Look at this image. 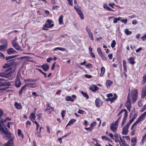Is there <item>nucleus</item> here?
<instances>
[{"instance_id": "a211bd4d", "label": "nucleus", "mask_w": 146, "mask_h": 146, "mask_svg": "<svg viewBox=\"0 0 146 146\" xmlns=\"http://www.w3.org/2000/svg\"><path fill=\"white\" fill-rule=\"evenodd\" d=\"M11 120V118L9 117H6L5 119H2L1 117V124L2 123L4 125L5 124V123L6 122V120L10 121Z\"/></svg>"}, {"instance_id": "a18cd8bd", "label": "nucleus", "mask_w": 146, "mask_h": 146, "mask_svg": "<svg viewBox=\"0 0 146 146\" xmlns=\"http://www.w3.org/2000/svg\"><path fill=\"white\" fill-rule=\"evenodd\" d=\"M96 125V121H93L90 123V126L92 128H93V127L95 126Z\"/></svg>"}, {"instance_id": "bf43d9fd", "label": "nucleus", "mask_w": 146, "mask_h": 146, "mask_svg": "<svg viewBox=\"0 0 146 146\" xmlns=\"http://www.w3.org/2000/svg\"><path fill=\"white\" fill-rule=\"evenodd\" d=\"M85 66L86 68L88 67L89 68H90L92 67V65L91 64L89 63L86 65Z\"/></svg>"}, {"instance_id": "72a5a7b5", "label": "nucleus", "mask_w": 146, "mask_h": 146, "mask_svg": "<svg viewBox=\"0 0 146 146\" xmlns=\"http://www.w3.org/2000/svg\"><path fill=\"white\" fill-rule=\"evenodd\" d=\"M121 19H122V18L121 17H119L118 18H114L113 23H117L118 21H120Z\"/></svg>"}, {"instance_id": "49530a36", "label": "nucleus", "mask_w": 146, "mask_h": 146, "mask_svg": "<svg viewBox=\"0 0 146 146\" xmlns=\"http://www.w3.org/2000/svg\"><path fill=\"white\" fill-rule=\"evenodd\" d=\"M131 143H136L137 138L135 137H133L131 139Z\"/></svg>"}, {"instance_id": "f257e3e1", "label": "nucleus", "mask_w": 146, "mask_h": 146, "mask_svg": "<svg viewBox=\"0 0 146 146\" xmlns=\"http://www.w3.org/2000/svg\"><path fill=\"white\" fill-rule=\"evenodd\" d=\"M138 92L137 89H133L128 95L127 98L131 99L133 103H134L137 100V96Z\"/></svg>"}, {"instance_id": "864d4df0", "label": "nucleus", "mask_w": 146, "mask_h": 146, "mask_svg": "<svg viewBox=\"0 0 146 146\" xmlns=\"http://www.w3.org/2000/svg\"><path fill=\"white\" fill-rule=\"evenodd\" d=\"M89 36L90 39L92 40H94V38L93 36V35L92 33L88 34Z\"/></svg>"}, {"instance_id": "13d9d810", "label": "nucleus", "mask_w": 146, "mask_h": 146, "mask_svg": "<svg viewBox=\"0 0 146 146\" xmlns=\"http://www.w3.org/2000/svg\"><path fill=\"white\" fill-rule=\"evenodd\" d=\"M120 20L121 22L125 24L126 23L127 21V19H121Z\"/></svg>"}, {"instance_id": "5fc2aeb1", "label": "nucleus", "mask_w": 146, "mask_h": 146, "mask_svg": "<svg viewBox=\"0 0 146 146\" xmlns=\"http://www.w3.org/2000/svg\"><path fill=\"white\" fill-rule=\"evenodd\" d=\"M85 129L88 131H91L93 129V128H92L90 126L89 127H85Z\"/></svg>"}, {"instance_id": "ddd939ff", "label": "nucleus", "mask_w": 146, "mask_h": 146, "mask_svg": "<svg viewBox=\"0 0 146 146\" xmlns=\"http://www.w3.org/2000/svg\"><path fill=\"white\" fill-rule=\"evenodd\" d=\"M21 83L20 81V78L17 77L15 81V86L16 87L19 88L21 85Z\"/></svg>"}, {"instance_id": "1a4fd4ad", "label": "nucleus", "mask_w": 146, "mask_h": 146, "mask_svg": "<svg viewBox=\"0 0 146 146\" xmlns=\"http://www.w3.org/2000/svg\"><path fill=\"white\" fill-rule=\"evenodd\" d=\"M12 44L13 46L17 50H21V48L20 47L19 45L16 42L15 40H13L12 41Z\"/></svg>"}, {"instance_id": "f8f14e48", "label": "nucleus", "mask_w": 146, "mask_h": 146, "mask_svg": "<svg viewBox=\"0 0 146 146\" xmlns=\"http://www.w3.org/2000/svg\"><path fill=\"white\" fill-rule=\"evenodd\" d=\"M41 68L44 71H46L49 68V66L47 63H45L41 66Z\"/></svg>"}, {"instance_id": "603ef678", "label": "nucleus", "mask_w": 146, "mask_h": 146, "mask_svg": "<svg viewBox=\"0 0 146 146\" xmlns=\"http://www.w3.org/2000/svg\"><path fill=\"white\" fill-rule=\"evenodd\" d=\"M142 83L144 84L146 83V75H144L143 76Z\"/></svg>"}, {"instance_id": "ea45409f", "label": "nucleus", "mask_w": 146, "mask_h": 146, "mask_svg": "<svg viewBox=\"0 0 146 146\" xmlns=\"http://www.w3.org/2000/svg\"><path fill=\"white\" fill-rule=\"evenodd\" d=\"M124 32L127 35H130L132 33V32L131 31H129L128 29H125Z\"/></svg>"}, {"instance_id": "680f3d73", "label": "nucleus", "mask_w": 146, "mask_h": 146, "mask_svg": "<svg viewBox=\"0 0 146 146\" xmlns=\"http://www.w3.org/2000/svg\"><path fill=\"white\" fill-rule=\"evenodd\" d=\"M33 123H35L36 124V130H37L38 127L40 126V125L36 121H35V122Z\"/></svg>"}, {"instance_id": "412c9836", "label": "nucleus", "mask_w": 146, "mask_h": 146, "mask_svg": "<svg viewBox=\"0 0 146 146\" xmlns=\"http://www.w3.org/2000/svg\"><path fill=\"white\" fill-rule=\"evenodd\" d=\"M113 139L114 140L115 142L119 143H120V141L117 133H115L114 134Z\"/></svg>"}, {"instance_id": "58836bf2", "label": "nucleus", "mask_w": 146, "mask_h": 146, "mask_svg": "<svg viewBox=\"0 0 146 146\" xmlns=\"http://www.w3.org/2000/svg\"><path fill=\"white\" fill-rule=\"evenodd\" d=\"M103 7L105 9H107V10L109 11H113V10L108 7L106 4L104 5L103 6Z\"/></svg>"}, {"instance_id": "3c124183", "label": "nucleus", "mask_w": 146, "mask_h": 146, "mask_svg": "<svg viewBox=\"0 0 146 146\" xmlns=\"http://www.w3.org/2000/svg\"><path fill=\"white\" fill-rule=\"evenodd\" d=\"M34 84L33 83H30V84H28L26 85H26V87H32L33 88V86L34 85Z\"/></svg>"}, {"instance_id": "052dcab7", "label": "nucleus", "mask_w": 146, "mask_h": 146, "mask_svg": "<svg viewBox=\"0 0 146 146\" xmlns=\"http://www.w3.org/2000/svg\"><path fill=\"white\" fill-rule=\"evenodd\" d=\"M59 6L57 5H55L53 7L52 9V10H55V9H57L59 8Z\"/></svg>"}, {"instance_id": "423d86ee", "label": "nucleus", "mask_w": 146, "mask_h": 146, "mask_svg": "<svg viewBox=\"0 0 146 146\" xmlns=\"http://www.w3.org/2000/svg\"><path fill=\"white\" fill-rule=\"evenodd\" d=\"M2 132L4 139H7L11 137V134L9 131L3 130H2Z\"/></svg>"}, {"instance_id": "8fccbe9b", "label": "nucleus", "mask_w": 146, "mask_h": 146, "mask_svg": "<svg viewBox=\"0 0 146 146\" xmlns=\"http://www.w3.org/2000/svg\"><path fill=\"white\" fill-rule=\"evenodd\" d=\"M26 87V85H25L23 87L21 88V89L19 92V94H22L23 90Z\"/></svg>"}, {"instance_id": "4d7b16f0", "label": "nucleus", "mask_w": 146, "mask_h": 146, "mask_svg": "<svg viewBox=\"0 0 146 146\" xmlns=\"http://www.w3.org/2000/svg\"><path fill=\"white\" fill-rule=\"evenodd\" d=\"M146 109V104L143 106L141 109V110L140 111L141 112H143Z\"/></svg>"}, {"instance_id": "de8ad7c7", "label": "nucleus", "mask_w": 146, "mask_h": 146, "mask_svg": "<svg viewBox=\"0 0 146 146\" xmlns=\"http://www.w3.org/2000/svg\"><path fill=\"white\" fill-rule=\"evenodd\" d=\"M37 116L38 117V119L39 120H40L42 118V114L41 113L38 114L37 115Z\"/></svg>"}, {"instance_id": "79ce46f5", "label": "nucleus", "mask_w": 146, "mask_h": 146, "mask_svg": "<svg viewBox=\"0 0 146 146\" xmlns=\"http://www.w3.org/2000/svg\"><path fill=\"white\" fill-rule=\"evenodd\" d=\"M127 115H125V116H124V118L123 120V121H122V123H121L122 125H123L126 122V119L127 118Z\"/></svg>"}, {"instance_id": "6ab92c4d", "label": "nucleus", "mask_w": 146, "mask_h": 146, "mask_svg": "<svg viewBox=\"0 0 146 146\" xmlns=\"http://www.w3.org/2000/svg\"><path fill=\"white\" fill-rule=\"evenodd\" d=\"M123 113L124 115V116L125 115H127V110L125 109H123L121 110L119 112L118 116L121 113Z\"/></svg>"}, {"instance_id": "2eb2a0df", "label": "nucleus", "mask_w": 146, "mask_h": 146, "mask_svg": "<svg viewBox=\"0 0 146 146\" xmlns=\"http://www.w3.org/2000/svg\"><path fill=\"white\" fill-rule=\"evenodd\" d=\"M7 53L9 54H14L16 53V52L13 48H10L7 50Z\"/></svg>"}, {"instance_id": "c9c22d12", "label": "nucleus", "mask_w": 146, "mask_h": 146, "mask_svg": "<svg viewBox=\"0 0 146 146\" xmlns=\"http://www.w3.org/2000/svg\"><path fill=\"white\" fill-rule=\"evenodd\" d=\"M78 14L80 15V17L82 19H84V17L82 12L80 10L77 12Z\"/></svg>"}, {"instance_id": "774afa93", "label": "nucleus", "mask_w": 146, "mask_h": 146, "mask_svg": "<svg viewBox=\"0 0 146 146\" xmlns=\"http://www.w3.org/2000/svg\"><path fill=\"white\" fill-rule=\"evenodd\" d=\"M109 136L111 138V139H114V136L111 133H110L109 134Z\"/></svg>"}, {"instance_id": "09e8293b", "label": "nucleus", "mask_w": 146, "mask_h": 146, "mask_svg": "<svg viewBox=\"0 0 146 146\" xmlns=\"http://www.w3.org/2000/svg\"><path fill=\"white\" fill-rule=\"evenodd\" d=\"M65 113H66V111L64 110L62 111L61 112V115L63 118L64 117Z\"/></svg>"}, {"instance_id": "20e7f679", "label": "nucleus", "mask_w": 146, "mask_h": 146, "mask_svg": "<svg viewBox=\"0 0 146 146\" xmlns=\"http://www.w3.org/2000/svg\"><path fill=\"white\" fill-rule=\"evenodd\" d=\"M1 51H5L8 46V42L5 39H2L1 41Z\"/></svg>"}, {"instance_id": "e433bc0d", "label": "nucleus", "mask_w": 146, "mask_h": 146, "mask_svg": "<svg viewBox=\"0 0 146 146\" xmlns=\"http://www.w3.org/2000/svg\"><path fill=\"white\" fill-rule=\"evenodd\" d=\"M146 141V133L144 135L142 139L141 140V144H143L144 143V141Z\"/></svg>"}, {"instance_id": "69168bd1", "label": "nucleus", "mask_w": 146, "mask_h": 146, "mask_svg": "<svg viewBox=\"0 0 146 146\" xmlns=\"http://www.w3.org/2000/svg\"><path fill=\"white\" fill-rule=\"evenodd\" d=\"M9 64H5L3 66V68H6L7 67H9Z\"/></svg>"}, {"instance_id": "338daca9", "label": "nucleus", "mask_w": 146, "mask_h": 146, "mask_svg": "<svg viewBox=\"0 0 146 146\" xmlns=\"http://www.w3.org/2000/svg\"><path fill=\"white\" fill-rule=\"evenodd\" d=\"M68 1V2L69 4L71 5L72 6L73 3H72V1L73 0H67Z\"/></svg>"}, {"instance_id": "9d476101", "label": "nucleus", "mask_w": 146, "mask_h": 146, "mask_svg": "<svg viewBox=\"0 0 146 146\" xmlns=\"http://www.w3.org/2000/svg\"><path fill=\"white\" fill-rule=\"evenodd\" d=\"M95 104L97 107H100L102 106L103 102L100 99L99 97L97 98L95 101Z\"/></svg>"}, {"instance_id": "f03ea898", "label": "nucleus", "mask_w": 146, "mask_h": 146, "mask_svg": "<svg viewBox=\"0 0 146 146\" xmlns=\"http://www.w3.org/2000/svg\"><path fill=\"white\" fill-rule=\"evenodd\" d=\"M45 22V24L42 28V29L44 30H47L48 28H51L54 25V24L52 23L53 21L49 19H48Z\"/></svg>"}, {"instance_id": "c03bdc74", "label": "nucleus", "mask_w": 146, "mask_h": 146, "mask_svg": "<svg viewBox=\"0 0 146 146\" xmlns=\"http://www.w3.org/2000/svg\"><path fill=\"white\" fill-rule=\"evenodd\" d=\"M97 51L98 54L100 56L102 55V54H103L100 48H98L97 49Z\"/></svg>"}, {"instance_id": "bb28decb", "label": "nucleus", "mask_w": 146, "mask_h": 146, "mask_svg": "<svg viewBox=\"0 0 146 146\" xmlns=\"http://www.w3.org/2000/svg\"><path fill=\"white\" fill-rule=\"evenodd\" d=\"M65 99L67 101H71L72 102H73L74 101V99L72 98L71 96H66Z\"/></svg>"}, {"instance_id": "393cba45", "label": "nucleus", "mask_w": 146, "mask_h": 146, "mask_svg": "<svg viewBox=\"0 0 146 146\" xmlns=\"http://www.w3.org/2000/svg\"><path fill=\"white\" fill-rule=\"evenodd\" d=\"M101 138L103 140H106L108 142H112V141L110 138L106 136H103L101 137Z\"/></svg>"}, {"instance_id": "c85d7f7f", "label": "nucleus", "mask_w": 146, "mask_h": 146, "mask_svg": "<svg viewBox=\"0 0 146 146\" xmlns=\"http://www.w3.org/2000/svg\"><path fill=\"white\" fill-rule=\"evenodd\" d=\"M54 108L52 107H49V108H47L45 110V111H48V114L50 113L53 110Z\"/></svg>"}, {"instance_id": "0eeeda50", "label": "nucleus", "mask_w": 146, "mask_h": 146, "mask_svg": "<svg viewBox=\"0 0 146 146\" xmlns=\"http://www.w3.org/2000/svg\"><path fill=\"white\" fill-rule=\"evenodd\" d=\"M146 116V111L141 115L139 117L137 120L136 121V123H138L140 122L143 120Z\"/></svg>"}, {"instance_id": "9b49d317", "label": "nucleus", "mask_w": 146, "mask_h": 146, "mask_svg": "<svg viewBox=\"0 0 146 146\" xmlns=\"http://www.w3.org/2000/svg\"><path fill=\"white\" fill-rule=\"evenodd\" d=\"M129 126L126 125L123 128L122 134L123 135H126L128 132V128Z\"/></svg>"}, {"instance_id": "f704fd0d", "label": "nucleus", "mask_w": 146, "mask_h": 146, "mask_svg": "<svg viewBox=\"0 0 146 146\" xmlns=\"http://www.w3.org/2000/svg\"><path fill=\"white\" fill-rule=\"evenodd\" d=\"M112 83V82L110 80H108L107 81L106 83V86L107 87H110V85H111Z\"/></svg>"}, {"instance_id": "473e14b6", "label": "nucleus", "mask_w": 146, "mask_h": 146, "mask_svg": "<svg viewBox=\"0 0 146 146\" xmlns=\"http://www.w3.org/2000/svg\"><path fill=\"white\" fill-rule=\"evenodd\" d=\"M60 50L61 51H65V48H61V47H56L54 48L53 50V51H54L56 50Z\"/></svg>"}, {"instance_id": "dca6fc26", "label": "nucleus", "mask_w": 146, "mask_h": 146, "mask_svg": "<svg viewBox=\"0 0 146 146\" xmlns=\"http://www.w3.org/2000/svg\"><path fill=\"white\" fill-rule=\"evenodd\" d=\"M146 95V86H145L143 88L141 94V96L142 98H143L145 97Z\"/></svg>"}, {"instance_id": "c756f323", "label": "nucleus", "mask_w": 146, "mask_h": 146, "mask_svg": "<svg viewBox=\"0 0 146 146\" xmlns=\"http://www.w3.org/2000/svg\"><path fill=\"white\" fill-rule=\"evenodd\" d=\"M18 136L19 137H21L22 138H23V135L22 133L21 130L19 129L18 130V133H17Z\"/></svg>"}, {"instance_id": "0e129e2a", "label": "nucleus", "mask_w": 146, "mask_h": 146, "mask_svg": "<svg viewBox=\"0 0 146 146\" xmlns=\"http://www.w3.org/2000/svg\"><path fill=\"white\" fill-rule=\"evenodd\" d=\"M77 112L79 114H83L84 112V111L82 110H79L77 111Z\"/></svg>"}, {"instance_id": "f3484780", "label": "nucleus", "mask_w": 146, "mask_h": 146, "mask_svg": "<svg viewBox=\"0 0 146 146\" xmlns=\"http://www.w3.org/2000/svg\"><path fill=\"white\" fill-rule=\"evenodd\" d=\"M13 138H11L7 142V143L4 144V146H11V144L13 143Z\"/></svg>"}, {"instance_id": "4be33fe9", "label": "nucleus", "mask_w": 146, "mask_h": 146, "mask_svg": "<svg viewBox=\"0 0 146 146\" xmlns=\"http://www.w3.org/2000/svg\"><path fill=\"white\" fill-rule=\"evenodd\" d=\"M128 62L130 64L133 65L135 63L134 59L132 57L129 58L128 60Z\"/></svg>"}, {"instance_id": "cd10ccee", "label": "nucleus", "mask_w": 146, "mask_h": 146, "mask_svg": "<svg viewBox=\"0 0 146 146\" xmlns=\"http://www.w3.org/2000/svg\"><path fill=\"white\" fill-rule=\"evenodd\" d=\"M105 68L104 67H102L101 68V72L100 74V76L101 77H102L105 72Z\"/></svg>"}, {"instance_id": "e2e57ef3", "label": "nucleus", "mask_w": 146, "mask_h": 146, "mask_svg": "<svg viewBox=\"0 0 146 146\" xmlns=\"http://www.w3.org/2000/svg\"><path fill=\"white\" fill-rule=\"evenodd\" d=\"M86 30L88 34L92 33L91 32L90 29L88 28L87 27H86Z\"/></svg>"}, {"instance_id": "4c0bfd02", "label": "nucleus", "mask_w": 146, "mask_h": 146, "mask_svg": "<svg viewBox=\"0 0 146 146\" xmlns=\"http://www.w3.org/2000/svg\"><path fill=\"white\" fill-rule=\"evenodd\" d=\"M81 93L84 97L86 98L87 99L89 98V97L86 93L85 92L83 91L81 92Z\"/></svg>"}, {"instance_id": "7ed1b4c3", "label": "nucleus", "mask_w": 146, "mask_h": 146, "mask_svg": "<svg viewBox=\"0 0 146 146\" xmlns=\"http://www.w3.org/2000/svg\"><path fill=\"white\" fill-rule=\"evenodd\" d=\"M120 118L121 117H119L117 120L115 122H113L111 124L110 126V129L112 131L115 132L117 130Z\"/></svg>"}, {"instance_id": "7c9ffc66", "label": "nucleus", "mask_w": 146, "mask_h": 146, "mask_svg": "<svg viewBox=\"0 0 146 146\" xmlns=\"http://www.w3.org/2000/svg\"><path fill=\"white\" fill-rule=\"evenodd\" d=\"M123 68L124 69V70L126 72L127 71V66L126 64V62L125 60H123Z\"/></svg>"}, {"instance_id": "2f4dec72", "label": "nucleus", "mask_w": 146, "mask_h": 146, "mask_svg": "<svg viewBox=\"0 0 146 146\" xmlns=\"http://www.w3.org/2000/svg\"><path fill=\"white\" fill-rule=\"evenodd\" d=\"M76 121V120L74 119H71L67 124L66 126H69L72 124Z\"/></svg>"}, {"instance_id": "6e6d98bb", "label": "nucleus", "mask_w": 146, "mask_h": 146, "mask_svg": "<svg viewBox=\"0 0 146 146\" xmlns=\"http://www.w3.org/2000/svg\"><path fill=\"white\" fill-rule=\"evenodd\" d=\"M134 121V119H132L130 120L129 121V122L127 123V125H128L129 126L130 125H131V123L133 121Z\"/></svg>"}, {"instance_id": "b1692460", "label": "nucleus", "mask_w": 146, "mask_h": 146, "mask_svg": "<svg viewBox=\"0 0 146 146\" xmlns=\"http://www.w3.org/2000/svg\"><path fill=\"white\" fill-rule=\"evenodd\" d=\"M117 97V95L115 94H114L113 96L110 98V101L111 102H113L115 100Z\"/></svg>"}, {"instance_id": "aec40b11", "label": "nucleus", "mask_w": 146, "mask_h": 146, "mask_svg": "<svg viewBox=\"0 0 146 146\" xmlns=\"http://www.w3.org/2000/svg\"><path fill=\"white\" fill-rule=\"evenodd\" d=\"M14 105L16 108L17 109L20 110L22 108L21 104L20 103H18L16 102L15 103Z\"/></svg>"}, {"instance_id": "5701e85b", "label": "nucleus", "mask_w": 146, "mask_h": 146, "mask_svg": "<svg viewBox=\"0 0 146 146\" xmlns=\"http://www.w3.org/2000/svg\"><path fill=\"white\" fill-rule=\"evenodd\" d=\"M98 88L96 85L92 86L90 88V89L92 91H96L98 90Z\"/></svg>"}, {"instance_id": "a19ab883", "label": "nucleus", "mask_w": 146, "mask_h": 146, "mask_svg": "<svg viewBox=\"0 0 146 146\" xmlns=\"http://www.w3.org/2000/svg\"><path fill=\"white\" fill-rule=\"evenodd\" d=\"M17 55L11 56L6 58V60H10L11 59L13 58L17 57Z\"/></svg>"}, {"instance_id": "4468645a", "label": "nucleus", "mask_w": 146, "mask_h": 146, "mask_svg": "<svg viewBox=\"0 0 146 146\" xmlns=\"http://www.w3.org/2000/svg\"><path fill=\"white\" fill-rule=\"evenodd\" d=\"M29 117V119L33 123H34L35 121H35V118L36 117V116L35 115V113H32L30 115Z\"/></svg>"}, {"instance_id": "6e6552de", "label": "nucleus", "mask_w": 146, "mask_h": 146, "mask_svg": "<svg viewBox=\"0 0 146 146\" xmlns=\"http://www.w3.org/2000/svg\"><path fill=\"white\" fill-rule=\"evenodd\" d=\"M130 99L127 98V101L125 103V106L127 110L130 111L131 109V104L130 102Z\"/></svg>"}, {"instance_id": "37998d69", "label": "nucleus", "mask_w": 146, "mask_h": 146, "mask_svg": "<svg viewBox=\"0 0 146 146\" xmlns=\"http://www.w3.org/2000/svg\"><path fill=\"white\" fill-rule=\"evenodd\" d=\"M116 42L115 40H113L111 44V46L112 48H113L115 46Z\"/></svg>"}, {"instance_id": "a878e982", "label": "nucleus", "mask_w": 146, "mask_h": 146, "mask_svg": "<svg viewBox=\"0 0 146 146\" xmlns=\"http://www.w3.org/2000/svg\"><path fill=\"white\" fill-rule=\"evenodd\" d=\"M63 15L60 16L58 19V22L59 25H63L64 24L63 20Z\"/></svg>"}, {"instance_id": "39448f33", "label": "nucleus", "mask_w": 146, "mask_h": 146, "mask_svg": "<svg viewBox=\"0 0 146 146\" xmlns=\"http://www.w3.org/2000/svg\"><path fill=\"white\" fill-rule=\"evenodd\" d=\"M12 72L10 69H8L3 72L1 73V77H7L11 76Z\"/></svg>"}]
</instances>
